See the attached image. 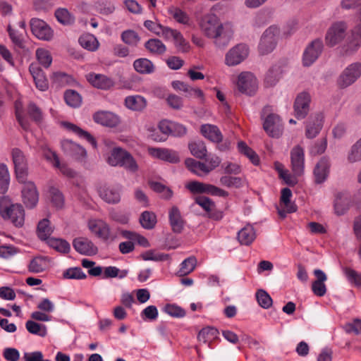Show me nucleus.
Instances as JSON below:
<instances>
[{
    "instance_id": "nucleus-1",
    "label": "nucleus",
    "mask_w": 361,
    "mask_h": 361,
    "mask_svg": "<svg viewBox=\"0 0 361 361\" xmlns=\"http://www.w3.org/2000/svg\"><path fill=\"white\" fill-rule=\"evenodd\" d=\"M199 27L203 35L214 40L216 47H224L228 44L233 37V30L229 23H223L214 13L204 15L199 21Z\"/></svg>"
},
{
    "instance_id": "nucleus-2",
    "label": "nucleus",
    "mask_w": 361,
    "mask_h": 361,
    "mask_svg": "<svg viewBox=\"0 0 361 361\" xmlns=\"http://www.w3.org/2000/svg\"><path fill=\"white\" fill-rule=\"evenodd\" d=\"M0 216L17 228H21L24 225L25 213L23 205L13 203L8 196L0 198Z\"/></svg>"
},
{
    "instance_id": "nucleus-3",
    "label": "nucleus",
    "mask_w": 361,
    "mask_h": 361,
    "mask_svg": "<svg viewBox=\"0 0 361 361\" xmlns=\"http://www.w3.org/2000/svg\"><path fill=\"white\" fill-rule=\"evenodd\" d=\"M270 107L265 106L262 111L264 118L263 128L269 136L279 138L283 133V126L280 117L275 114L269 113Z\"/></svg>"
},
{
    "instance_id": "nucleus-4",
    "label": "nucleus",
    "mask_w": 361,
    "mask_h": 361,
    "mask_svg": "<svg viewBox=\"0 0 361 361\" xmlns=\"http://www.w3.org/2000/svg\"><path fill=\"white\" fill-rule=\"evenodd\" d=\"M280 36V29L276 25H271L263 32L259 44V51L266 55L276 48Z\"/></svg>"
},
{
    "instance_id": "nucleus-5",
    "label": "nucleus",
    "mask_w": 361,
    "mask_h": 361,
    "mask_svg": "<svg viewBox=\"0 0 361 361\" xmlns=\"http://www.w3.org/2000/svg\"><path fill=\"white\" fill-rule=\"evenodd\" d=\"M361 47V24L354 27L350 32L345 42L339 47L341 56H349L355 54Z\"/></svg>"
},
{
    "instance_id": "nucleus-6",
    "label": "nucleus",
    "mask_w": 361,
    "mask_h": 361,
    "mask_svg": "<svg viewBox=\"0 0 361 361\" xmlns=\"http://www.w3.org/2000/svg\"><path fill=\"white\" fill-rule=\"evenodd\" d=\"M347 23L344 21L334 23L327 30L325 42L328 47H333L340 44L346 37Z\"/></svg>"
},
{
    "instance_id": "nucleus-7",
    "label": "nucleus",
    "mask_w": 361,
    "mask_h": 361,
    "mask_svg": "<svg viewBox=\"0 0 361 361\" xmlns=\"http://www.w3.org/2000/svg\"><path fill=\"white\" fill-rule=\"evenodd\" d=\"M361 77V63L348 65L340 74L337 84L341 88H346L355 83Z\"/></svg>"
},
{
    "instance_id": "nucleus-8",
    "label": "nucleus",
    "mask_w": 361,
    "mask_h": 361,
    "mask_svg": "<svg viewBox=\"0 0 361 361\" xmlns=\"http://www.w3.org/2000/svg\"><path fill=\"white\" fill-rule=\"evenodd\" d=\"M18 182L23 184L21 190L23 204L27 209L35 208L39 201V193L35 184L32 181L27 180V178L25 181Z\"/></svg>"
},
{
    "instance_id": "nucleus-9",
    "label": "nucleus",
    "mask_w": 361,
    "mask_h": 361,
    "mask_svg": "<svg viewBox=\"0 0 361 361\" xmlns=\"http://www.w3.org/2000/svg\"><path fill=\"white\" fill-rule=\"evenodd\" d=\"M185 188L194 194L206 193L219 197H227L228 195V192L223 189L196 180L189 182L185 185Z\"/></svg>"
},
{
    "instance_id": "nucleus-10",
    "label": "nucleus",
    "mask_w": 361,
    "mask_h": 361,
    "mask_svg": "<svg viewBox=\"0 0 361 361\" xmlns=\"http://www.w3.org/2000/svg\"><path fill=\"white\" fill-rule=\"evenodd\" d=\"M324 49V44L321 39H315L305 48L302 56V64L304 66H310L313 64Z\"/></svg>"
},
{
    "instance_id": "nucleus-11",
    "label": "nucleus",
    "mask_w": 361,
    "mask_h": 361,
    "mask_svg": "<svg viewBox=\"0 0 361 361\" xmlns=\"http://www.w3.org/2000/svg\"><path fill=\"white\" fill-rule=\"evenodd\" d=\"M237 85L240 92L251 96L256 92L258 82L252 73L243 72L238 75Z\"/></svg>"
},
{
    "instance_id": "nucleus-12",
    "label": "nucleus",
    "mask_w": 361,
    "mask_h": 361,
    "mask_svg": "<svg viewBox=\"0 0 361 361\" xmlns=\"http://www.w3.org/2000/svg\"><path fill=\"white\" fill-rule=\"evenodd\" d=\"M249 49L244 44H239L231 49L226 55V64L229 66L238 65L248 56Z\"/></svg>"
},
{
    "instance_id": "nucleus-13",
    "label": "nucleus",
    "mask_w": 361,
    "mask_h": 361,
    "mask_svg": "<svg viewBox=\"0 0 361 361\" xmlns=\"http://www.w3.org/2000/svg\"><path fill=\"white\" fill-rule=\"evenodd\" d=\"M16 176L18 181H25L27 176V164L23 152L18 148L12 151Z\"/></svg>"
},
{
    "instance_id": "nucleus-14",
    "label": "nucleus",
    "mask_w": 361,
    "mask_h": 361,
    "mask_svg": "<svg viewBox=\"0 0 361 361\" xmlns=\"http://www.w3.org/2000/svg\"><path fill=\"white\" fill-rule=\"evenodd\" d=\"M30 27L32 34L39 39L49 41L53 37V30L42 20L32 18L30 20Z\"/></svg>"
},
{
    "instance_id": "nucleus-15",
    "label": "nucleus",
    "mask_w": 361,
    "mask_h": 361,
    "mask_svg": "<svg viewBox=\"0 0 361 361\" xmlns=\"http://www.w3.org/2000/svg\"><path fill=\"white\" fill-rule=\"evenodd\" d=\"M324 115L321 112L312 114L306 123L305 136L313 139L317 136L323 127Z\"/></svg>"
},
{
    "instance_id": "nucleus-16",
    "label": "nucleus",
    "mask_w": 361,
    "mask_h": 361,
    "mask_svg": "<svg viewBox=\"0 0 361 361\" xmlns=\"http://www.w3.org/2000/svg\"><path fill=\"white\" fill-rule=\"evenodd\" d=\"M292 171L295 176H300L304 173L305 154L300 146L294 147L290 151Z\"/></svg>"
},
{
    "instance_id": "nucleus-17",
    "label": "nucleus",
    "mask_w": 361,
    "mask_h": 361,
    "mask_svg": "<svg viewBox=\"0 0 361 361\" xmlns=\"http://www.w3.org/2000/svg\"><path fill=\"white\" fill-rule=\"evenodd\" d=\"M310 95L307 92L300 93L294 103L295 116L298 119H303L310 111Z\"/></svg>"
},
{
    "instance_id": "nucleus-18",
    "label": "nucleus",
    "mask_w": 361,
    "mask_h": 361,
    "mask_svg": "<svg viewBox=\"0 0 361 361\" xmlns=\"http://www.w3.org/2000/svg\"><path fill=\"white\" fill-rule=\"evenodd\" d=\"M122 187L119 185L101 187L99 190L100 197L109 204H118L121 201Z\"/></svg>"
},
{
    "instance_id": "nucleus-19",
    "label": "nucleus",
    "mask_w": 361,
    "mask_h": 361,
    "mask_svg": "<svg viewBox=\"0 0 361 361\" xmlns=\"http://www.w3.org/2000/svg\"><path fill=\"white\" fill-rule=\"evenodd\" d=\"M331 162L327 157H322L315 165L313 170L314 182L322 184L325 182L330 172Z\"/></svg>"
},
{
    "instance_id": "nucleus-20",
    "label": "nucleus",
    "mask_w": 361,
    "mask_h": 361,
    "mask_svg": "<svg viewBox=\"0 0 361 361\" xmlns=\"http://www.w3.org/2000/svg\"><path fill=\"white\" fill-rule=\"evenodd\" d=\"M93 120L98 124L109 128L118 126L121 123L120 117L108 111H99L93 115Z\"/></svg>"
},
{
    "instance_id": "nucleus-21",
    "label": "nucleus",
    "mask_w": 361,
    "mask_h": 361,
    "mask_svg": "<svg viewBox=\"0 0 361 361\" xmlns=\"http://www.w3.org/2000/svg\"><path fill=\"white\" fill-rule=\"evenodd\" d=\"M73 246L78 253L82 255L92 256L98 252L97 247L90 239L84 237L75 238L73 240Z\"/></svg>"
},
{
    "instance_id": "nucleus-22",
    "label": "nucleus",
    "mask_w": 361,
    "mask_h": 361,
    "mask_svg": "<svg viewBox=\"0 0 361 361\" xmlns=\"http://www.w3.org/2000/svg\"><path fill=\"white\" fill-rule=\"evenodd\" d=\"M61 147L64 153L75 159L82 161L86 157V150L71 140H63L61 142Z\"/></svg>"
},
{
    "instance_id": "nucleus-23",
    "label": "nucleus",
    "mask_w": 361,
    "mask_h": 361,
    "mask_svg": "<svg viewBox=\"0 0 361 361\" xmlns=\"http://www.w3.org/2000/svg\"><path fill=\"white\" fill-rule=\"evenodd\" d=\"M88 226L93 233L104 240H107L111 238L110 228L104 221L91 220L89 221Z\"/></svg>"
},
{
    "instance_id": "nucleus-24",
    "label": "nucleus",
    "mask_w": 361,
    "mask_h": 361,
    "mask_svg": "<svg viewBox=\"0 0 361 361\" xmlns=\"http://www.w3.org/2000/svg\"><path fill=\"white\" fill-rule=\"evenodd\" d=\"M29 71L32 75L37 88L41 91H45L48 89V80L40 67L37 63H31Z\"/></svg>"
},
{
    "instance_id": "nucleus-25",
    "label": "nucleus",
    "mask_w": 361,
    "mask_h": 361,
    "mask_svg": "<svg viewBox=\"0 0 361 361\" xmlns=\"http://www.w3.org/2000/svg\"><path fill=\"white\" fill-rule=\"evenodd\" d=\"M350 197L346 193L339 192L336 195L334 207V212L337 216L343 215L349 209Z\"/></svg>"
},
{
    "instance_id": "nucleus-26",
    "label": "nucleus",
    "mask_w": 361,
    "mask_h": 361,
    "mask_svg": "<svg viewBox=\"0 0 361 361\" xmlns=\"http://www.w3.org/2000/svg\"><path fill=\"white\" fill-rule=\"evenodd\" d=\"M169 217L172 231L176 233H181L184 227V221L181 216L180 212L177 207H173L171 209Z\"/></svg>"
},
{
    "instance_id": "nucleus-27",
    "label": "nucleus",
    "mask_w": 361,
    "mask_h": 361,
    "mask_svg": "<svg viewBox=\"0 0 361 361\" xmlns=\"http://www.w3.org/2000/svg\"><path fill=\"white\" fill-rule=\"evenodd\" d=\"M151 154L161 160L169 161L170 163H177L179 161V157L176 152L160 148H152L150 149Z\"/></svg>"
},
{
    "instance_id": "nucleus-28",
    "label": "nucleus",
    "mask_w": 361,
    "mask_h": 361,
    "mask_svg": "<svg viewBox=\"0 0 361 361\" xmlns=\"http://www.w3.org/2000/svg\"><path fill=\"white\" fill-rule=\"evenodd\" d=\"M200 130L203 136L213 142H219L222 140L223 135L216 126L204 124L202 125Z\"/></svg>"
},
{
    "instance_id": "nucleus-29",
    "label": "nucleus",
    "mask_w": 361,
    "mask_h": 361,
    "mask_svg": "<svg viewBox=\"0 0 361 361\" xmlns=\"http://www.w3.org/2000/svg\"><path fill=\"white\" fill-rule=\"evenodd\" d=\"M87 79L93 86L99 89L107 90L114 85L111 78L101 74H89Z\"/></svg>"
},
{
    "instance_id": "nucleus-30",
    "label": "nucleus",
    "mask_w": 361,
    "mask_h": 361,
    "mask_svg": "<svg viewBox=\"0 0 361 361\" xmlns=\"http://www.w3.org/2000/svg\"><path fill=\"white\" fill-rule=\"evenodd\" d=\"M185 164L188 170L198 176H203L209 173V170L207 169L206 164L196 161L194 159H186Z\"/></svg>"
},
{
    "instance_id": "nucleus-31",
    "label": "nucleus",
    "mask_w": 361,
    "mask_h": 361,
    "mask_svg": "<svg viewBox=\"0 0 361 361\" xmlns=\"http://www.w3.org/2000/svg\"><path fill=\"white\" fill-rule=\"evenodd\" d=\"M256 238L254 228L248 224L238 232V240L241 245H249Z\"/></svg>"
},
{
    "instance_id": "nucleus-32",
    "label": "nucleus",
    "mask_w": 361,
    "mask_h": 361,
    "mask_svg": "<svg viewBox=\"0 0 361 361\" xmlns=\"http://www.w3.org/2000/svg\"><path fill=\"white\" fill-rule=\"evenodd\" d=\"M125 105L129 109L141 111L146 106V100L140 95L128 96L125 99Z\"/></svg>"
},
{
    "instance_id": "nucleus-33",
    "label": "nucleus",
    "mask_w": 361,
    "mask_h": 361,
    "mask_svg": "<svg viewBox=\"0 0 361 361\" xmlns=\"http://www.w3.org/2000/svg\"><path fill=\"white\" fill-rule=\"evenodd\" d=\"M135 70L141 74H150L154 71L153 63L145 58L136 59L133 63Z\"/></svg>"
},
{
    "instance_id": "nucleus-34",
    "label": "nucleus",
    "mask_w": 361,
    "mask_h": 361,
    "mask_svg": "<svg viewBox=\"0 0 361 361\" xmlns=\"http://www.w3.org/2000/svg\"><path fill=\"white\" fill-rule=\"evenodd\" d=\"M64 126L68 130L75 133L80 137L85 139L94 148L97 147L95 139L88 132L71 123H65Z\"/></svg>"
},
{
    "instance_id": "nucleus-35",
    "label": "nucleus",
    "mask_w": 361,
    "mask_h": 361,
    "mask_svg": "<svg viewBox=\"0 0 361 361\" xmlns=\"http://www.w3.org/2000/svg\"><path fill=\"white\" fill-rule=\"evenodd\" d=\"M145 49L152 54L161 55L166 51L165 44L158 39H149L145 43Z\"/></svg>"
},
{
    "instance_id": "nucleus-36",
    "label": "nucleus",
    "mask_w": 361,
    "mask_h": 361,
    "mask_svg": "<svg viewBox=\"0 0 361 361\" xmlns=\"http://www.w3.org/2000/svg\"><path fill=\"white\" fill-rule=\"evenodd\" d=\"M53 231L54 229L51 226L48 219H43L37 224V234L42 240H47L53 233Z\"/></svg>"
},
{
    "instance_id": "nucleus-37",
    "label": "nucleus",
    "mask_w": 361,
    "mask_h": 361,
    "mask_svg": "<svg viewBox=\"0 0 361 361\" xmlns=\"http://www.w3.org/2000/svg\"><path fill=\"white\" fill-rule=\"evenodd\" d=\"M127 152V151L120 147H115L111 151L110 154L106 159V161L112 166H121Z\"/></svg>"
},
{
    "instance_id": "nucleus-38",
    "label": "nucleus",
    "mask_w": 361,
    "mask_h": 361,
    "mask_svg": "<svg viewBox=\"0 0 361 361\" xmlns=\"http://www.w3.org/2000/svg\"><path fill=\"white\" fill-rule=\"evenodd\" d=\"M281 74V70L279 66L271 67L267 71L264 78V85L266 87H273L279 82Z\"/></svg>"
},
{
    "instance_id": "nucleus-39",
    "label": "nucleus",
    "mask_w": 361,
    "mask_h": 361,
    "mask_svg": "<svg viewBox=\"0 0 361 361\" xmlns=\"http://www.w3.org/2000/svg\"><path fill=\"white\" fill-rule=\"evenodd\" d=\"M27 331L32 334L45 337L47 334V326L44 324L37 323L33 320H28L25 323Z\"/></svg>"
},
{
    "instance_id": "nucleus-40",
    "label": "nucleus",
    "mask_w": 361,
    "mask_h": 361,
    "mask_svg": "<svg viewBox=\"0 0 361 361\" xmlns=\"http://www.w3.org/2000/svg\"><path fill=\"white\" fill-rule=\"evenodd\" d=\"M79 43L83 48L88 51H94L99 47L97 39L91 35H82L79 38Z\"/></svg>"
},
{
    "instance_id": "nucleus-41",
    "label": "nucleus",
    "mask_w": 361,
    "mask_h": 361,
    "mask_svg": "<svg viewBox=\"0 0 361 361\" xmlns=\"http://www.w3.org/2000/svg\"><path fill=\"white\" fill-rule=\"evenodd\" d=\"M347 160L350 164L361 161V138L350 147L348 152Z\"/></svg>"
},
{
    "instance_id": "nucleus-42",
    "label": "nucleus",
    "mask_w": 361,
    "mask_h": 361,
    "mask_svg": "<svg viewBox=\"0 0 361 361\" xmlns=\"http://www.w3.org/2000/svg\"><path fill=\"white\" fill-rule=\"evenodd\" d=\"M55 17L60 23L65 25H71L75 21V17L66 8L56 9Z\"/></svg>"
},
{
    "instance_id": "nucleus-43",
    "label": "nucleus",
    "mask_w": 361,
    "mask_h": 361,
    "mask_svg": "<svg viewBox=\"0 0 361 361\" xmlns=\"http://www.w3.org/2000/svg\"><path fill=\"white\" fill-rule=\"evenodd\" d=\"M64 99L68 106L74 108L80 106L82 103V97L80 94L73 90L65 92Z\"/></svg>"
},
{
    "instance_id": "nucleus-44",
    "label": "nucleus",
    "mask_w": 361,
    "mask_h": 361,
    "mask_svg": "<svg viewBox=\"0 0 361 361\" xmlns=\"http://www.w3.org/2000/svg\"><path fill=\"white\" fill-rule=\"evenodd\" d=\"M10 175L7 166L5 164H0V192L4 194L8 188Z\"/></svg>"
},
{
    "instance_id": "nucleus-45",
    "label": "nucleus",
    "mask_w": 361,
    "mask_h": 361,
    "mask_svg": "<svg viewBox=\"0 0 361 361\" xmlns=\"http://www.w3.org/2000/svg\"><path fill=\"white\" fill-rule=\"evenodd\" d=\"M140 223L144 228L152 229L157 223L156 215L148 211L143 212L140 217Z\"/></svg>"
},
{
    "instance_id": "nucleus-46",
    "label": "nucleus",
    "mask_w": 361,
    "mask_h": 361,
    "mask_svg": "<svg viewBox=\"0 0 361 361\" xmlns=\"http://www.w3.org/2000/svg\"><path fill=\"white\" fill-rule=\"evenodd\" d=\"M189 149L191 154L198 159H203L207 155V148L202 141L193 142L189 144Z\"/></svg>"
},
{
    "instance_id": "nucleus-47",
    "label": "nucleus",
    "mask_w": 361,
    "mask_h": 361,
    "mask_svg": "<svg viewBox=\"0 0 361 361\" xmlns=\"http://www.w3.org/2000/svg\"><path fill=\"white\" fill-rule=\"evenodd\" d=\"M196 264L197 260L195 257H188L181 262L178 274L182 276L191 273L195 269Z\"/></svg>"
},
{
    "instance_id": "nucleus-48",
    "label": "nucleus",
    "mask_w": 361,
    "mask_h": 361,
    "mask_svg": "<svg viewBox=\"0 0 361 361\" xmlns=\"http://www.w3.org/2000/svg\"><path fill=\"white\" fill-rule=\"evenodd\" d=\"M36 58L38 62L46 68L51 64L52 57L49 51L44 49L38 48L36 50Z\"/></svg>"
},
{
    "instance_id": "nucleus-49",
    "label": "nucleus",
    "mask_w": 361,
    "mask_h": 361,
    "mask_svg": "<svg viewBox=\"0 0 361 361\" xmlns=\"http://www.w3.org/2000/svg\"><path fill=\"white\" fill-rule=\"evenodd\" d=\"M121 39L125 44L135 47L138 44L140 38L136 32L132 30H128L121 33Z\"/></svg>"
},
{
    "instance_id": "nucleus-50",
    "label": "nucleus",
    "mask_w": 361,
    "mask_h": 361,
    "mask_svg": "<svg viewBox=\"0 0 361 361\" xmlns=\"http://www.w3.org/2000/svg\"><path fill=\"white\" fill-rule=\"evenodd\" d=\"M217 334V329L213 327L202 329L198 334L199 341L207 343L212 341Z\"/></svg>"
},
{
    "instance_id": "nucleus-51",
    "label": "nucleus",
    "mask_w": 361,
    "mask_h": 361,
    "mask_svg": "<svg viewBox=\"0 0 361 361\" xmlns=\"http://www.w3.org/2000/svg\"><path fill=\"white\" fill-rule=\"evenodd\" d=\"M256 299L260 307L268 309L272 305V299L267 291L259 289L256 293Z\"/></svg>"
},
{
    "instance_id": "nucleus-52",
    "label": "nucleus",
    "mask_w": 361,
    "mask_h": 361,
    "mask_svg": "<svg viewBox=\"0 0 361 361\" xmlns=\"http://www.w3.org/2000/svg\"><path fill=\"white\" fill-rule=\"evenodd\" d=\"M238 148L240 153L245 154L255 165L259 163V158L257 154L250 148L245 142L241 141L238 144Z\"/></svg>"
},
{
    "instance_id": "nucleus-53",
    "label": "nucleus",
    "mask_w": 361,
    "mask_h": 361,
    "mask_svg": "<svg viewBox=\"0 0 361 361\" xmlns=\"http://www.w3.org/2000/svg\"><path fill=\"white\" fill-rule=\"evenodd\" d=\"M292 196L291 190L285 188L281 190V202H283L288 213H292L296 211L297 207L295 204L290 203V197Z\"/></svg>"
},
{
    "instance_id": "nucleus-54",
    "label": "nucleus",
    "mask_w": 361,
    "mask_h": 361,
    "mask_svg": "<svg viewBox=\"0 0 361 361\" xmlns=\"http://www.w3.org/2000/svg\"><path fill=\"white\" fill-rule=\"evenodd\" d=\"M27 111L30 118L37 123L42 121L43 115L42 110L35 103L30 102L27 107Z\"/></svg>"
},
{
    "instance_id": "nucleus-55",
    "label": "nucleus",
    "mask_w": 361,
    "mask_h": 361,
    "mask_svg": "<svg viewBox=\"0 0 361 361\" xmlns=\"http://www.w3.org/2000/svg\"><path fill=\"white\" fill-rule=\"evenodd\" d=\"M49 243L51 247L64 254L68 253L71 250L70 244L63 239H51Z\"/></svg>"
},
{
    "instance_id": "nucleus-56",
    "label": "nucleus",
    "mask_w": 361,
    "mask_h": 361,
    "mask_svg": "<svg viewBox=\"0 0 361 361\" xmlns=\"http://www.w3.org/2000/svg\"><path fill=\"white\" fill-rule=\"evenodd\" d=\"M45 266V258L42 257H37L30 261L28 269L32 273H39L44 270Z\"/></svg>"
},
{
    "instance_id": "nucleus-57",
    "label": "nucleus",
    "mask_w": 361,
    "mask_h": 361,
    "mask_svg": "<svg viewBox=\"0 0 361 361\" xmlns=\"http://www.w3.org/2000/svg\"><path fill=\"white\" fill-rule=\"evenodd\" d=\"M219 181L222 185L228 188H239L243 185V180L240 177L223 176L220 178Z\"/></svg>"
},
{
    "instance_id": "nucleus-58",
    "label": "nucleus",
    "mask_w": 361,
    "mask_h": 361,
    "mask_svg": "<svg viewBox=\"0 0 361 361\" xmlns=\"http://www.w3.org/2000/svg\"><path fill=\"white\" fill-rule=\"evenodd\" d=\"M63 278L68 279H85L87 275L80 267H71L66 269L63 274Z\"/></svg>"
},
{
    "instance_id": "nucleus-59",
    "label": "nucleus",
    "mask_w": 361,
    "mask_h": 361,
    "mask_svg": "<svg viewBox=\"0 0 361 361\" xmlns=\"http://www.w3.org/2000/svg\"><path fill=\"white\" fill-rule=\"evenodd\" d=\"M169 14L178 23L188 24L190 18L187 13L178 8L172 7L169 9Z\"/></svg>"
},
{
    "instance_id": "nucleus-60",
    "label": "nucleus",
    "mask_w": 361,
    "mask_h": 361,
    "mask_svg": "<svg viewBox=\"0 0 361 361\" xmlns=\"http://www.w3.org/2000/svg\"><path fill=\"white\" fill-rule=\"evenodd\" d=\"M49 194L52 204L57 208L62 207L64 202L62 193L57 188H51Z\"/></svg>"
},
{
    "instance_id": "nucleus-61",
    "label": "nucleus",
    "mask_w": 361,
    "mask_h": 361,
    "mask_svg": "<svg viewBox=\"0 0 361 361\" xmlns=\"http://www.w3.org/2000/svg\"><path fill=\"white\" fill-rule=\"evenodd\" d=\"M120 166L125 168L127 171L132 173H135L138 170V165L136 161L129 152H127L124 157Z\"/></svg>"
},
{
    "instance_id": "nucleus-62",
    "label": "nucleus",
    "mask_w": 361,
    "mask_h": 361,
    "mask_svg": "<svg viewBox=\"0 0 361 361\" xmlns=\"http://www.w3.org/2000/svg\"><path fill=\"white\" fill-rule=\"evenodd\" d=\"M343 329L347 334L353 333L355 335L361 334V319H354L352 322L346 323Z\"/></svg>"
},
{
    "instance_id": "nucleus-63",
    "label": "nucleus",
    "mask_w": 361,
    "mask_h": 361,
    "mask_svg": "<svg viewBox=\"0 0 361 361\" xmlns=\"http://www.w3.org/2000/svg\"><path fill=\"white\" fill-rule=\"evenodd\" d=\"M175 46L178 51L182 53L188 52L190 49L189 43L184 39L182 34L178 31L174 39Z\"/></svg>"
},
{
    "instance_id": "nucleus-64",
    "label": "nucleus",
    "mask_w": 361,
    "mask_h": 361,
    "mask_svg": "<svg viewBox=\"0 0 361 361\" xmlns=\"http://www.w3.org/2000/svg\"><path fill=\"white\" fill-rule=\"evenodd\" d=\"M164 312L173 317H183L185 315V311L176 305H166L164 308Z\"/></svg>"
}]
</instances>
